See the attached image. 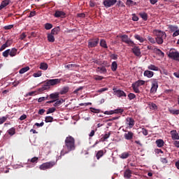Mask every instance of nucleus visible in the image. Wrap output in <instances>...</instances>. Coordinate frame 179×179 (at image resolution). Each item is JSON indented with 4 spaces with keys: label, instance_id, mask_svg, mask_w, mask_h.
Here are the masks:
<instances>
[{
    "label": "nucleus",
    "instance_id": "nucleus-19",
    "mask_svg": "<svg viewBox=\"0 0 179 179\" xmlns=\"http://www.w3.org/2000/svg\"><path fill=\"white\" fill-rule=\"evenodd\" d=\"M126 121L127 124L129 125L130 128H132L134 125H135V120H134V118L132 117H127Z\"/></svg>",
    "mask_w": 179,
    "mask_h": 179
},
{
    "label": "nucleus",
    "instance_id": "nucleus-39",
    "mask_svg": "<svg viewBox=\"0 0 179 179\" xmlns=\"http://www.w3.org/2000/svg\"><path fill=\"white\" fill-rule=\"evenodd\" d=\"M8 134L10 135V136H13L15 134H16V129L15 127H12L10 129L8 130Z\"/></svg>",
    "mask_w": 179,
    "mask_h": 179
},
{
    "label": "nucleus",
    "instance_id": "nucleus-40",
    "mask_svg": "<svg viewBox=\"0 0 179 179\" xmlns=\"http://www.w3.org/2000/svg\"><path fill=\"white\" fill-rule=\"evenodd\" d=\"M139 16L141 17V19H143V20H145V22H146V20H148V13H140Z\"/></svg>",
    "mask_w": 179,
    "mask_h": 179
},
{
    "label": "nucleus",
    "instance_id": "nucleus-61",
    "mask_svg": "<svg viewBox=\"0 0 179 179\" xmlns=\"http://www.w3.org/2000/svg\"><path fill=\"white\" fill-rule=\"evenodd\" d=\"M108 90V88L104 87V88H101L97 91L98 93H103V92H107Z\"/></svg>",
    "mask_w": 179,
    "mask_h": 179
},
{
    "label": "nucleus",
    "instance_id": "nucleus-45",
    "mask_svg": "<svg viewBox=\"0 0 179 179\" xmlns=\"http://www.w3.org/2000/svg\"><path fill=\"white\" fill-rule=\"evenodd\" d=\"M9 52H10V49L5 50L2 54L3 57H4L5 58H8V57H9L10 55Z\"/></svg>",
    "mask_w": 179,
    "mask_h": 179
},
{
    "label": "nucleus",
    "instance_id": "nucleus-50",
    "mask_svg": "<svg viewBox=\"0 0 179 179\" xmlns=\"http://www.w3.org/2000/svg\"><path fill=\"white\" fill-rule=\"evenodd\" d=\"M8 120V116H3L2 117H0V125H2L3 122H5Z\"/></svg>",
    "mask_w": 179,
    "mask_h": 179
},
{
    "label": "nucleus",
    "instance_id": "nucleus-44",
    "mask_svg": "<svg viewBox=\"0 0 179 179\" xmlns=\"http://www.w3.org/2000/svg\"><path fill=\"white\" fill-rule=\"evenodd\" d=\"M100 45L101 47H103V48H108L107 43L104 41V39H101Z\"/></svg>",
    "mask_w": 179,
    "mask_h": 179
},
{
    "label": "nucleus",
    "instance_id": "nucleus-31",
    "mask_svg": "<svg viewBox=\"0 0 179 179\" xmlns=\"http://www.w3.org/2000/svg\"><path fill=\"white\" fill-rule=\"evenodd\" d=\"M69 92V87H64L59 92L60 94H66Z\"/></svg>",
    "mask_w": 179,
    "mask_h": 179
},
{
    "label": "nucleus",
    "instance_id": "nucleus-8",
    "mask_svg": "<svg viewBox=\"0 0 179 179\" xmlns=\"http://www.w3.org/2000/svg\"><path fill=\"white\" fill-rule=\"evenodd\" d=\"M47 85H49L50 86H56V85H59L61 83V79L59 78H55V79H50L46 80Z\"/></svg>",
    "mask_w": 179,
    "mask_h": 179
},
{
    "label": "nucleus",
    "instance_id": "nucleus-13",
    "mask_svg": "<svg viewBox=\"0 0 179 179\" xmlns=\"http://www.w3.org/2000/svg\"><path fill=\"white\" fill-rule=\"evenodd\" d=\"M171 135L173 141H178L179 136H178V133H177V130L171 131Z\"/></svg>",
    "mask_w": 179,
    "mask_h": 179
},
{
    "label": "nucleus",
    "instance_id": "nucleus-21",
    "mask_svg": "<svg viewBox=\"0 0 179 179\" xmlns=\"http://www.w3.org/2000/svg\"><path fill=\"white\" fill-rule=\"evenodd\" d=\"M143 75H144V76H146L147 78H153V75H155V73L153 71L146 70L144 71Z\"/></svg>",
    "mask_w": 179,
    "mask_h": 179
},
{
    "label": "nucleus",
    "instance_id": "nucleus-18",
    "mask_svg": "<svg viewBox=\"0 0 179 179\" xmlns=\"http://www.w3.org/2000/svg\"><path fill=\"white\" fill-rule=\"evenodd\" d=\"M134 138V133L132 131H128L127 133L124 134V138L127 141H131Z\"/></svg>",
    "mask_w": 179,
    "mask_h": 179
},
{
    "label": "nucleus",
    "instance_id": "nucleus-1",
    "mask_svg": "<svg viewBox=\"0 0 179 179\" xmlns=\"http://www.w3.org/2000/svg\"><path fill=\"white\" fill-rule=\"evenodd\" d=\"M76 150V143L75 141V138H73L72 136H69L64 141V149L62 150L60 152V157L61 156H65V155H68V153L73 152V150Z\"/></svg>",
    "mask_w": 179,
    "mask_h": 179
},
{
    "label": "nucleus",
    "instance_id": "nucleus-52",
    "mask_svg": "<svg viewBox=\"0 0 179 179\" xmlns=\"http://www.w3.org/2000/svg\"><path fill=\"white\" fill-rule=\"evenodd\" d=\"M148 41L151 43V44H156V40H155L153 38H152L150 36H148L147 37Z\"/></svg>",
    "mask_w": 179,
    "mask_h": 179
},
{
    "label": "nucleus",
    "instance_id": "nucleus-24",
    "mask_svg": "<svg viewBox=\"0 0 179 179\" xmlns=\"http://www.w3.org/2000/svg\"><path fill=\"white\" fill-rule=\"evenodd\" d=\"M60 30L61 29L59 28V27H55L51 30L50 34H52L53 36H57V34L59 33Z\"/></svg>",
    "mask_w": 179,
    "mask_h": 179
},
{
    "label": "nucleus",
    "instance_id": "nucleus-20",
    "mask_svg": "<svg viewBox=\"0 0 179 179\" xmlns=\"http://www.w3.org/2000/svg\"><path fill=\"white\" fill-rule=\"evenodd\" d=\"M10 0H3L0 5V10L1 9H3V8H6V6H8V5L10 3Z\"/></svg>",
    "mask_w": 179,
    "mask_h": 179
},
{
    "label": "nucleus",
    "instance_id": "nucleus-43",
    "mask_svg": "<svg viewBox=\"0 0 179 179\" xmlns=\"http://www.w3.org/2000/svg\"><path fill=\"white\" fill-rule=\"evenodd\" d=\"M54 121V117L52 116H46L45 117V122L48 123V122H52Z\"/></svg>",
    "mask_w": 179,
    "mask_h": 179
},
{
    "label": "nucleus",
    "instance_id": "nucleus-17",
    "mask_svg": "<svg viewBox=\"0 0 179 179\" xmlns=\"http://www.w3.org/2000/svg\"><path fill=\"white\" fill-rule=\"evenodd\" d=\"M124 177L127 179H129L132 177V171L127 169L124 173Z\"/></svg>",
    "mask_w": 179,
    "mask_h": 179
},
{
    "label": "nucleus",
    "instance_id": "nucleus-15",
    "mask_svg": "<svg viewBox=\"0 0 179 179\" xmlns=\"http://www.w3.org/2000/svg\"><path fill=\"white\" fill-rule=\"evenodd\" d=\"M132 52L136 57H141V49L138 46H135L132 48Z\"/></svg>",
    "mask_w": 179,
    "mask_h": 179
},
{
    "label": "nucleus",
    "instance_id": "nucleus-34",
    "mask_svg": "<svg viewBox=\"0 0 179 179\" xmlns=\"http://www.w3.org/2000/svg\"><path fill=\"white\" fill-rule=\"evenodd\" d=\"M134 38L141 43H143L145 41V38H143V37L141 36L139 34H135Z\"/></svg>",
    "mask_w": 179,
    "mask_h": 179
},
{
    "label": "nucleus",
    "instance_id": "nucleus-54",
    "mask_svg": "<svg viewBox=\"0 0 179 179\" xmlns=\"http://www.w3.org/2000/svg\"><path fill=\"white\" fill-rule=\"evenodd\" d=\"M52 27V24H50V23H46L45 24V29L46 30H51V28Z\"/></svg>",
    "mask_w": 179,
    "mask_h": 179
},
{
    "label": "nucleus",
    "instance_id": "nucleus-56",
    "mask_svg": "<svg viewBox=\"0 0 179 179\" xmlns=\"http://www.w3.org/2000/svg\"><path fill=\"white\" fill-rule=\"evenodd\" d=\"M56 110H57V109H56L55 108H50L48 110L46 114H51V113H55V111H56Z\"/></svg>",
    "mask_w": 179,
    "mask_h": 179
},
{
    "label": "nucleus",
    "instance_id": "nucleus-11",
    "mask_svg": "<svg viewBox=\"0 0 179 179\" xmlns=\"http://www.w3.org/2000/svg\"><path fill=\"white\" fill-rule=\"evenodd\" d=\"M55 17H62L64 19V17H66V13L64 11L61 10H56L55 14H54Z\"/></svg>",
    "mask_w": 179,
    "mask_h": 179
},
{
    "label": "nucleus",
    "instance_id": "nucleus-53",
    "mask_svg": "<svg viewBox=\"0 0 179 179\" xmlns=\"http://www.w3.org/2000/svg\"><path fill=\"white\" fill-rule=\"evenodd\" d=\"M94 80H103V79H104V77L101 76H94Z\"/></svg>",
    "mask_w": 179,
    "mask_h": 179
},
{
    "label": "nucleus",
    "instance_id": "nucleus-26",
    "mask_svg": "<svg viewBox=\"0 0 179 179\" xmlns=\"http://www.w3.org/2000/svg\"><path fill=\"white\" fill-rule=\"evenodd\" d=\"M103 156H104V150H103L98 151L96 155L97 160H99L101 157H103Z\"/></svg>",
    "mask_w": 179,
    "mask_h": 179
},
{
    "label": "nucleus",
    "instance_id": "nucleus-14",
    "mask_svg": "<svg viewBox=\"0 0 179 179\" xmlns=\"http://www.w3.org/2000/svg\"><path fill=\"white\" fill-rule=\"evenodd\" d=\"M11 44H12V41H9V40L6 41V42L4 44H3L0 48V51H3V50H5L6 48H8V47H10Z\"/></svg>",
    "mask_w": 179,
    "mask_h": 179
},
{
    "label": "nucleus",
    "instance_id": "nucleus-33",
    "mask_svg": "<svg viewBox=\"0 0 179 179\" xmlns=\"http://www.w3.org/2000/svg\"><path fill=\"white\" fill-rule=\"evenodd\" d=\"M97 71L100 73H107V69L105 66L97 67Z\"/></svg>",
    "mask_w": 179,
    "mask_h": 179
},
{
    "label": "nucleus",
    "instance_id": "nucleus-59",
    "mask_svg": "<svg viewBox=\"0 0 179 179\" xmlns=\"http://www.w3.org/2000/svg\"><path fill=\"white\" fill-rule=\"evenodd\" d=\"M80 90H83V87H80L73 91L74 94H78Z\"/></svg>",
    "mask_w": 179,
    "mask_h": 179
},
{
    "label": "nucleus",
    "instance_id": "nucleus-4",
    "mask_svg": "<svg viewBox=\"0 0 179 179\" xmlns=\"http://www.w3.org/2000/svg\"><path fill=\"white\" fill-rule=\"evenodd\" d=\"M120 38H122V41L123 43L128 44V45H130L131 47H134L135 45V43L128 38V35H122L120 36Z\"/></svg>",
    "mask_w": 179,
    "mask_h": 179
},
{
    "label": "nucleus",
    "instance_id": "nucleus-27",
    "mask_svg": "<svg viewBox=\"0 0 179 179\" xmlns=\"http://www.w3.org/2000/svg\"><path fill=\"white\" fill-rule=\"evenodd\" d=\"M40 69H42V71H47L48 69V64L45 62H42L40 64Z\"/></svg>",
    "mask_w": 179,
    "mask_h": 179
},
{
    "label": "nucleus",
    "instance_id": "nucleus-22",
    "mask_svg": "<svg viewBox=\"0 0 179 179\" xmlns=\"http://www.w3.org/2000/svg\"><path fill=\"white\" fill-rule=\"evenodd\" d=\"M131 152H122L121 155H119V157H120V159H128L129 156H131Z\"/></svg>",
    "mask_w": 179,
    "mask_h": 179
},
{
    "label": "nucleus",
    "instance_id": "nucleus-10",
    "mask_svg": "<svg viewBox=\"0 0 179 179\" xmlns=\"http://www.w3.org/2000/svg\"><path fill=\"white\" fill-rule=\"evenodd\" d=\"M122 113H124V109L117 108L115 110L105 111L104 114H106L107 115H111L113 114H122Z\"/></svg>",
    "mask_w": 179,
    "mask_h": 179
},
{
    "label": "nucleus",
    "instance_id": "nucleus-2",
    "mask_svg": "<svg viewBox=\"0 0 179 179\" xmlns=\"http://www.w3.org/2000/svg\"><path fill=\"white\" fill-rule=\"evenodd\" d=\"M168 57L174 61H178L179 62V52L176 49H171L168 52Z\"/></svg>",
    "mask_w": 179,
    "mask_h": 179
},
{
    "label": "nucleus",
    "instance_id": "nucleus-3",
    "mask_svg": "<svg viewBox=\"0 0 179 179\" xmlns=\"http://www.w3.org/2000/svg\"><path fill=\"white\" fill-rule=\"evenodd\" d=\"M55 164H57V162L52 161L45 162L40 165L39 169L40 170H48L50 169H52Z\"/></svg>",
    "mask_w": 179,
    "mask_h": 179
},
{
    "label": "nucleus",
    "instance_id": "nucleus-32",
    "mask_svg": "<svg viewBox=\"0 0 179 179\" xmlns=\"http://www.w3.org/2000/svg\"><path fill=\"white\" fill-rule=\"evenodd\" d=\"M48 41H49V43H54V41H55V37H54V35H52V34H48Z\"/></svg>",
    "mask_w": 179,
    "mask_h": 179
},
{
    "label": "nucleus",
    "instance_id": "nucleus-29",
    "mask_svg": "<svg viewBox=\"0 0 179 179\" xmlns=\"http://www.w3.org/2000/svg\"><path fill=\"white\" fill-rule=\"evenodd\" d=\"M154 52H156L159 57H164V52H163L160 49L155 48Z\"/></svg>",
    "mask_w": 179,
    "mask_h": 179
},
{
    "label": "nucleus",
    "instance_id": "nucleus-47",
    "mask_svg": "<svg viewBox=\"0 0 179 179\" xmlns=\"http://www.w3.org/2000/svg\"><path fill=\"white\" fill-rule=\"evenodd\" d=\"M38 162V157H34L31 159H28V163H37Z\"/></svg>",
    "mask_w": 179,
    "mask_h": 179
},
{
    "label": "nucleus",
    "instance_id": "nucleus-6",
    "mask_svg": "<svg viewBox=\"0 0 179 179\" xmlns=\"http://www.w3.org/2000/svg\"><path fill=\"white\" fill-rule=\"evenodd\" d=\"M99 38H91L88 41V48H94V47H97L99 44Z\"/></svg>",
    "mask_w": 179,
    "mask_h": 179
},
{
    "label": "nucleus",
    "instance_id": "nucleus-42",
    "mask_svg": "<svg viewBox=\"0 0 179 179\" xmlns=\"http://www.w3.org/2000/svg\"><path fill=\"white\" fill-rule=\"evenodd\" d=\"M131 87L135 93H140L141 91H139V87L134 85V83L131 85Z\"/></svg>",
    "mask_w": 179,
    "mask_h": 179
},
{
    "label": "nucleus",
    "instance_id": "nucleus-51",
    "mask_svg": "<svg viewBox=\"0 0 179 179\" xmlns=\"http://www.w3.org/2000/svg\"><path fill=\"white\" fill-rule=\"evenodd\" d=\"M90 110L91 113H94L95 114H99V113H100V109H96L95 108H90Z\"/></svg>",
    "mask_w": 179,
    "mask_h": 179
},
{
    "label": "nucleus",
    "instance_id": "nucleus-9",
    "mask_svg": "<svg viewBox=\"0 0 179 179\" xmlns=\"http://www.w3.org/2000/svg\"><path fill=\"white\" fill-rule=\"evenodd\" d=\"M115 3H117V0H104L103 1L105 8H111V6H114Z\"/></svg>",
    "mask_w": 179,
    "mask_h": 179
},
{
    "label": "nucleus",
    "instance_id": "nucleus-55",
    "mask_svg": "<svg viewBox=\"0 0 179 179\" xmlns=\"http://www.w3.org/2000/svg\"><path fill=\"white\" fill-rule=\"evenodd\" d=\"M44 85L42 87V88L43 89V90H48V89H50V85H47V80L44 82Z\"/></svg>",
    "mask_w": 179,
    "mask_h": 179
},
{
    "label": "nucleus",
    "instance_id": "nucleus-5",
    "mask_svg": "<svg viewBox=\"0 0 179 179\" xmlns=\"http://www.w3.org/2000/svg\"><path fill=\"white\" fill-rule=\"evenodd\" d=\"M159 87V83L156 79H152V87L150 89V93L152 94H155L156 92H157V88Z\"/></svg>",
    "mask_w": 179,
    "mask_h": 179
},
{
    "label": "nucleus",
    "instance_id": "nucleus-7",
    "mask_svg": "<svg viewBox=\"0 0 179 179\" xmlns=\"http://www.w3.org/2000/svg\"><path fill=\"white\" fill-rule=\"evenodd\" d=\"M49 97L52 101H47L46 103L48 104H51L52 103H55V101H57V100H58V99H59V93L55 92V93L50 94L49 95Z\"/></svg>",
    "mask_w": 179,
    "mask_h": 179
},
{
    "label": "nucleus",
    "instance_id": "nucleus-25",
    "mask_svg": "<svg viewBox=\"0 0 179 179\" xmlns=\"http://www.w3.org/2000/svg\"><path fill=\"white\" fill-rule=\"evenodd\" d=\"M10 57H16V54H17V49L13 48L11 50L10 49Z\"/></svg>",
    "mask_w": 179,
    "mask_h": 179
},
{
    "label": "nucleus",
    "instance_id": "nucleus-23",
    "mask_svg": "<svg viewBox=\"0 0 179 179\" xmlns=\"http://www.w3.org/2000/svg\"><path fill=\"white\" fill-rule=\"evenodd\" d=\"M155 143L157 148H163V146H164V141L162 139H157Z\"/></svg>",
    "mask_w": 179,
    "mask_h": 179
},
{
    "label": "nucleus",
    "instance_id": "nucleus-37",
    "mask_svg": "<svg viewBox=\"0 0 179 179\" xmlns=\"http://www.w3.org/2000/svg\"><path fill=\"white\" fill-rule=\"evenodd\" d=\"M117 68H118V64H117V62H112L111 69H112L113 72H115V71H117Z\"/></svg>",
    "mask_w": 179,
    "mask_h": 179
},
{
    "label": "nucleus",
    "instance_id": "nucleus-62",
    "mask_svg": "<svg viewBox=\"0 0 179 179\" xmlns=\"http://www.w3.org/2000/svg\"><path fill=\"white\" fill-rule=\"evenodd\" d=\"M36 10L31 11L28 17H34V16H36Z\"/></svg>",
    "mask_w": 179,
    "mask_h": 179
},
{
    "label": "nucleus",
    "instance_id": "nucleus-28",
    "mask_svg": "<svg viewBox=\"0 0 179 179\" xmlns=\"http://www.w3.org/2000/svg\"><path fill=\"white\" fill-rule=\"evenodd\" d=\"M111 135V132L109 131L108 133H106L105 135H102V138H101V140L102 142L106 141V140L108 139Z\"/></svg>",
    "mask_w": 179,
    "mask_h": 179
},
{
    "label": "nucleus",
    "instance_id": "nucleus-46",
    "mask_svg": "<svg viewBox=\"0 0 179 179\" xmlns=\"http://www.w3.org/2000/svg\"><path fill=\"white\" fill-rule=\"evenodd\" d=\"M169 29L171 31H174L175 32L176 30L178 29V27L174 26V25H169Z\"/></svg>",
    "mask_w": 179,
    "mask_h": 179
},
{
    "label": "nucleus",
    "instance_id": "nucleus-38",
    "mask_svg": "<svg viewBox=\"0 0 179 179\" xmlns=\"http://www.w3.org/2000/svg\"><path fill=\"white\" fill-rule=\"evenodd\" d=\"M148 69H149L150 71H159V67H157L153 64H150L148 66Z\"/></svg>",
    "mask_w": 179,
    "mask_h": 179
},
{
    "label": "nucleus",
    "instance_id": "nucleus-41",
    "mask_svg": "<svg viewBox=\"0 0 179 179\" xmlns=\"http://www.w3.org/2000/svg\"><path fill=\"white\" fill-rule=\"evenodd\" d=\"M27 71H30V67L26 66V67H24V68L21 69L19 71V73L23 74V73H25V72H27Z\"/></svg>",
    "mask_w": 179,
    "mask_h": 179
},
{
    "label": "nucleus",
    "instance_id": "nucleus-63",
    "mask_svg": "<svg viewBox=\"0 0 179 179\" xmlns=\"http://www.w3.org/2000/svg\"><path fill=\"white\" fill-rule=\"evenodd\" d=\"M160 160H161L162 163H163L164 164H167V163H169L167 158H161Z\"/></svg>",
    "mask_w": 179,
    "mask_h": 179
},
{
    "label": "nucleus",
    "instance_id": "nucleus-35",
    "mask_svg": "<svg viewBox=\"0 0 179 179\" xmlns=\"http://www.w3.org/2000/svg\"><path fill=\"white\" fill-rule=\"evenodd\" d=\"M145 83L146 82L143 80H138L134 84L139 87V86H143V85H145Z\"/></svg>",
    "mask_w": 179,
    "mask_h": 179
},
{
    "label": "nucleus",
    "instance_id": "nucleus-16",
    "mask_svg": "<svg viewBox=\"0 0 179 179\" xmlns=\"http://www.w3.org/2000/svg\"><path fill=\"white\" fill-rule=\"evenodd\" d=\"M156 36L157 37H159L160 38H166L167 35H166V32L162 31H156Z\"/></svg>",
    "mask_w": 179,
    "mask_h": 179
},
{
    "label": "nucleus",
    "instance_id": "nucleus-30",
    "mask_svg": "<svg viewBox=\"0 0 179 179\" xmlns=\"http://www.w3.org/2000/svg\"><path fill=\"white\" fill-rule=\"evenodd\" d=\"M169 111L170 114H172V115H178L179 114V110L177 109H173V108H169Z\"/></svg>",
    "mask_w": 179,
    "mask_h": 179
},
{
    "label": "nucleus",
    "instance_id": "nucleus-58",
    "mask_svg": "<svg viewBox=\"0 0 179 179\" xmlns=\"http://www.w3.org/2000/svg\"><path fill=\"white\" fill-rule=\"evenodd\" d=\"M41 71H38L37 73H35L33 74L34 78H40L41 76Z\"/></svg>",
    "mask_w": 179,
    "mask_h": 179
},
{
    "label": "nucleus",
    "instance_id": "nucleus-12",
    "mask_svg": "<svg viewBox=\"0 0 179 179\" xmlns=\"http://www.w3.org/2000/svg\"><path fill=\"white\" fill-rule=\"evenodd\" d=\"M114 93L117 94V97H127V94L121 90L113 89Z\"/></svg>",
    "mask_w": 179,
    "mask_h": 179
},
{
    "label": "nucleus",
    "instance_id": "nucleus-36",
    "mask_svg": "<svg viewBox=\"0 0 179 179\" xmlns=\"http://www.w3.org/2000/svg\"><path fill=\"white\" fill-rule=\"evenodd\" d=\"M126 5L127 6H136V2H135L132 0H127Z\"/></svg>",
    "mask_w": 179,
    "mask_h": 179
},
{
    "label": "nucleus",
    "instance_id": "nucleus-57",
    "mask_svg": "<svg viewBox=\"0 0 179 179\" xmlns=\"http://www.w3.org/2000/svg\"><path fill=\"white\" fill-rule=\"evenodd\" d=\"M128 97H129V100H134V99H135V97H136V95H135V94H134V93H129L128 94Z\"/></svg>",
    "mask_w": 179,
    "mask_h": 179
},
{
    "label": "nucleus",
    "instance_id": "nucleus-60",
    "mask_svg": "<svg viewBox=\"0 0 179 179\" xmlns=\"http://www.w3.org/2000/svg\"><path fill=\"white\" fill-rule=\"evenodd\" d=\"M132 20L134 22H138V20H139V17H138L135 14H132Z\"/></svg>",
    "mask_w": 179,
    "mask_h": 179
},
{
    "label": "nucleus",
    "instance_id": "nucleus-49",
    "mask_svg": "<svg viewBox=\"0 0 179 179\" xmlns=\"http://www.w3.org/2000/svg\"><path fill=\"white\" fill-rule=\"evenodd\" d=\"M155 43H157V44H163V38L157 36L155 38Z\"/></svg>",
    "mask_w": 179,
    "mask_h": 179
},
{
    "label": "nucleus",
    "instance_id": "nucleus-48",
    "mask_svg": "<svg viewBox=\"0 0 179 179\" xmlns=\"http://www.w3.org/2000/svg\"><path fill=\"white\" fill-rule=\"evenodd\" d=\"M148 106H150L151 110H157V105L156 103H150Z\"/></svg>",
    "mask_w": 179,
    "mask_h": 179
},
{
    "label": "nucleus",
    "instance_id": "nucleus-64",
    "mask_svg": "<svg viewBox=\"0 0 179 179\" xmlns=\"http://www.w3.org/2000/svg\"><path fill=\"white\" fill-rule=\"evenodd\" d=\"M177 36H179V29H176L173 34V37H177Z\"/></svg>",
    "mask_w": 179,
    "mask_h": 179
}]
</instances>
